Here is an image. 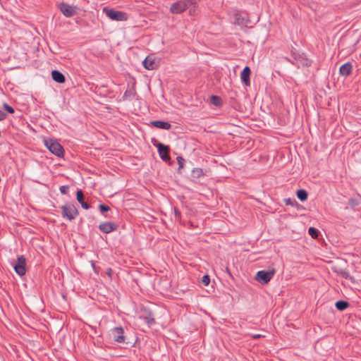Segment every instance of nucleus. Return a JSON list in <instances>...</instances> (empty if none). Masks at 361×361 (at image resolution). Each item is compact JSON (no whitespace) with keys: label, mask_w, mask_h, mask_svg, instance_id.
Segmentation results:
<instances>
[{"label":"nucleus","mask_w":361,"mask_h":361,"mask_svg":"<svg viewBox=\"0 0 361 361\" xmlns=\"http://www.w3.org/2000/svg\"><path fill=\"white\" fill-rule=\"evenodd\" d=\"M195 0H183L179 1L176 3H173L171 8L170 11L172 13H180L183 12L186 8H189L190 6L195 4Z\"/></svg>","instance_id":"nucleus-1"},{"label":"nucleus","mask_w":361,"mask_h":361,"mask_svg":"<svg viewBox=\"0 0 361 361\" xmlns=\"http://www.w3.org/2000/svg\"><path fill=\"white\" fill-rule=\"evenodd\" d=\"M103 12L112 20L125 21L128 19L127 14L123 11L104 7Z\"/></svg>","instance_id":"nucleus-2"},{"label":"nucleus","mask_w":361,"mask_h":361,"mask_svg":"<svg viewBox=\"0 0 361 361\" xmlns=\"http://www.w3.org/2000/svg\"><path fill=\"white\" fill-rule=\"evenodd\" d=\"M61 215L70 221L74 219L78 215V212L73 204H66L61 207Z\"/></svg>","instance_id":"nucleus-3"},{"label":"nucleus","mask_w":361,"mask_h":361,"mask_svg":"<svg viewBox=\"0 0 361 361\" xmlns=\"http://www.w3.org/2000/svg\"><path fill=\"white\" fill-rule=\"evenodd\" d=\"M45 145L53 154L59 157L63 155V148L57 141L51 139L45 140Z\"/></svg>","instance_id":"nucleus-4"},{"label":"nucleus","mask_w":361,"mask_h":361,"mask_svg":"<svg viewBox=\"0 0 361 361\" xmlns=\"http://www.w3.org/2000/svg\"><path fill=\"white\" fill-rule=\"evenodd\" d=\"M15 271L20 276L26 273V259L23 255L18 256L16 262L13 264Z\"/></svg>","instance_id":"nucleus-5"},{"label":"nucleus","mask_w":361,"mask_h":361,"mask_svg":"<svg viewBox=\"0 0 361 361\" xmlns=\"http://www.w3.org/2000/svg\"><path fill=\"white\" fill-rule=\"evenodd\" d=\"M124 330L121 326H116L111 329L109 336L114 341L121 343L125 342V336H123Z\"/></svg>","instance_id":"nucleus-6"},{"label":"nucleus","mask_w":361,"mask_h":361,"mask_svg":"<svg viewBox=\"0 0 361 361\" xmlns=\"http://www.w3.org/2000/svg\"><path fill=\"white\" fill-rule=\"evenodd\" d=\"M274 271H259L255 276L257 281L262 284L267 283L273 277Z\"/></svg>","instance_id":"nucleus-7"},{"label":"nucleus","mask_w":361,"mask_h":361,"mask_svg":"<svg viewBox=\"0 0 361 361\" xmlns=\"http://www.w3.org/2000/svg\"><path fill=\"white\" fill-rule=\"evenodd\" d=\"M295 61L298 68L300 67H310L312 65V60L307 58V55L305 54L295 55Z\"/></svg>","instance_id":"nucleus-8"},{"label":"nucleus","mask_w":361,"mask_h":361,"mask_svg":"<svg viewBox=\"0 0 361 361\" xmlns=\"http://www.w3.org/2000/svg\"><path fill=\"white\" fill-rule=\"evenodd\" d=\"M59 9L66 17H71L76 13V7L66 3H61Z\"/></svg>","instance_id":"nucleus-9"},{"label":"nucleus","mask_w":361,"mask_h":361,"mask_svg":"<svg viewBox=\"0 0 361 361\" xmlns=\"http://www.w3.org/2000/svg\"><path fill=\"white\" fill-rule=\"evenodd\" d=\"M157 147L159 156L162 160L168 161L170 159L169 147L168 146L164 145L162 143H159L157 145Z\"/></svg>","instance_id":"nucleus-10"},{"label":"nucleus","mask_w":361,"mask_h":361,"mask_svg":"<svg viewBox=\"0 0 361 361\" xmlns=\"http://www.w3.org/2000/svg\"><path fill=\"white\" fill-rule=\"evenodd\" d=\"M118 226L113 222H104L99 224V228L101 231L105 233H111L116 231Z\"/></svg>","instance_id":"nucleus-11"},{"label":"nucleus","mask_w":361,"mask_h":361,"mask_svg":"<svg viewBox=\"0 0 361 361\" xmlns=\"http://www.w3.org/2000/svg\"><path fill=\"white\" fill-rule=\"evenodd\" d=\"M143 66L147 70H154L157 68L158 64L155 61L154 57L152 56H148L142 62Z\"/></svg>","instance_id":"nucleus-12"},{"label":"nucleus","mask_w":361,"mask_h":361,"mask_svg":"<svg viewBox=\"0 0 361 361\" xmlns=\"http://www.w3.org/2000/svg\"><path fill=\"white\" fill-rule=\"evenodd\" d=\"M251 73L250 68L248 66H245L240 74V78L242 82L246 85L250 86V75Z\"/></svg>","instance_id":"nucleus-13"},{"label":"nucleus","mask_w":361,"mask_h":361,"mask_svg":"<svg viewBox=\"0 0 361 361\" xmlns=\"http://www.w3.org/2000/svg\"><path fill=\"white\" fill-rule=\"evenodd\" d=\"M353 69V66L350 63L348 62L343 64L339 69L340 74L343 76H348L350 75Z\"/></svg>","instance_id":"nucleus-14"},{"label":"nucleus","mask_w":361,"mask_h":361,"mask_svg":"<svg viewBox=\"0 0 361 361\" xmlns=\"http://www.w3.org/2000/svg\"><path fill=\"white\" fill-rule=\"evenodd\" d=\"M51 77L52 79L58 83H64L66 81L64 75L57 70L51 71Z\"/></svg>","instance_id":"nucleus-15"},{"label":"nucleus","mask_w":361,"mask_h":361,"mask_svg":"<svg viewBox=\"0 0 361 361\" xmlns=\"http://www.w3.org/2000/svg\"><path fill=\"white\" fill-rule=\"evenodd\" d=\"M151 124L154 127L164 130H169L171 127V125L169 122L163 121H154L151 122Z\"/></svg>","instance_id":"nucleus-16"},{"label":"nucleus","mask_w":361,"mask_h":361,"mask_svg":"<svg viewBox=\"0 0 361 361\" xmlns=\"http://www.w3.org/2000/svg\"><path fill=\"white\" fill-rule=\"evenodd\" d=\"M76 199L80 203L82 208L87 209L90 208V204L84 201V195L82 190H79L76 193Z\"/></svg>","instance_id":"nucleus-17"},{"label":"nucleus","mask_w":361,"mask_h":361,"mask_svg":"<svg viewBox=\"0 0 361 361\" xmlns=\"http://www.w3.org/2000/svg\"><path fill=\"white\" fill-rule=\"evenodd\" d=\"M337 274L341 276L343 278L345 279H349L351 281H354V277L351 276L350 275V273L346 269H340L339 270L336 271Z\"/></svg>","instance_id":"nucleus-18"},{"label":"nucleus","mask_w":361,"mask_h":361,"mask_svg":"<svg viewBox=\"0 0 361 361\" xmlns=\"http://www.w3.org/2000/svg\"><path fill=\"white\" fill-rule=\"evenodd\" d=\"M335 306L337 310L343 311L348 307L349 303L345 300H338L336 302Z\"/></svg>","instance_id":"nucleus-19"},{"label":"nucleus","mask_w":361,"mask_h":361,"mask_svg":"<svg viewBox=\"0 0 361 361\" xmlns=\"http://www.w3.org/2000/svg\"><path fill=\"white\" fill-rule=\"evenodd\" d=\"M296 195L300 201H305L307 199L308 193L305 190L300 189L297 190Z\"/></svg>","instance_id":"nucleus-20"},{"label":"nucleus","mask_w":361,"mask_h":361,"mask_svg":"<svg viewBox=\"0 0 361 361\" xmlns=\"http://www.w3.org/2000/svg\"><path fill=\"white\" fill-rule=\"evenodd\" d=\"M140 318L143 319L145 323H147L149 326L154 324L155 322L154 317L151 312H149L147 316L140 317Z\"/></svg>","instance_id":"nucleus-21"},{"label":"nucleus","mask_w":361,"mask_h":361,"mask_svg":"<svg viewBox=\"0 0 361 361\" xmlns=\"http://www.w3.org/2000/svg\"><path fill=\"white\" fill-rule=\"evenodd\" d=\"M191 176L194 178H199L204 176V173L202 169L196 168L192 171Z\"/></svg>","instance_id":"nucleus-22"},{"label":"nucleus","mask_w":361,"mask_h":361,"mask_svg":"<svg viewBox=\"0 0 361 361\" xmlns=\"http://www.w3.org/2000/svg\"><path fill=\"white\" fill-rule=\"evenodd\" d=\"M235 23L238 25H246L247 20L243 18L238 13H236L235 15Z\"/></svg>","instance_id":"nucleus-23"},{"label":"nucleus","mask_w":361,"mask_h":361,"mask_svg":"<svg viewBox=\"0 0 361 361\" xmlns=\"http://www.w3.org/2000/svg\"><path fill=\"white\" fill-rule=\"evenodd\" d=\"M308 233L314 239H317L319 235V231L314 227L309 228Z\"/></svg>","instance_id":"nucleus-24"},{"label":"nucleus","mask_w":361,"mask_h":361,"mask_svg":"<svg viewBox=\"0 0 361 361\" xmlns=\"http://www.w3.org/2000/svg\"><path fill=\"white\" fill-rule=\"evenodd\" d=\"M211 102L215 106H219L221 104V99L219 97L216 95H212L211 97Z\"/></svg>","instance_id":"nucleus-25"},{"label":"nucleus","mask_w":361,"mask_h":361,"mask_svg":"<svg viewBox=\"0 0 361 361\" xmlns=\"http://www.w3.org/2000/svg\"><path fill=\"white\" fill-rule=\"evenodd\" d=\"M202 283L204 285V286H208L210 283V278L209 276V275H204L202 276Z\"/></svg>","instance_id":"nucleus-26"},{"label":"nucleus","mask_w":361,"mask_h":361,"mask_svg":"<svg viewBox=\"0 0 361 361\" xmlns=\"http://www.w3.org/2000/svg\"><path fill=\"white\" fill-rule=\"evenodd\" d=\"M4 109L10 114L14 113V109L6 103L3 104Z\"/></svg>","instance_id":"nucleus-27"},{"label":"nucleus","mask_w":361,"mask_h":361,"mask_svg":"<svg viewBox=\"0 0 361 361\" xmlns=\"http://www.w3.org/2000/svg\"><path fill=\"white\" fill-rule=\"evenodd\" d=\"M99 207L101 212H102V213L110 210V207L105 204H100Z\"/></svg>","instance_id":"nucleus-28"},{"label":"nucleus","mask_w":361,"mask_h":361,"mask_svg":"<svg viewBox=\"0 0 361 361\" xmlns=\"http://www.w3.org/2000/svg\"><path fill=\"white\" fill-rule=\"evenodd\" d=\"M176 159H177L178 164L179 165V169L183 168L184 162H185V159L182 157H178Z\"/></svg>","instance_id":"nucleus-29"},{"label":"nucleus","mask_w":361,"mask_h":361,"mask_svg":"<svg viewBox=\"0 0 361 361\" xmlns=\"http://www.w3.org/2000/svg\"><path fill=\"white\" fill-rule=\"evenodd\" d=\"M68 189V186L62 185L60 187L59 190L62 194H66Z\"/></svg>","instance_id":"nucleus-30"},{"label":"nucleus","mask_w":361,"mask_h":361,"mask_svg":"<svg viewBox=\"0 0 361 361\" xmlns=\"http://www.w3.org/2000/svg\"><path fill=\"white\" fill-rule=\"evenodd\" d=\"M349 204L351 207H355V206H357L358 204L355 199L351 198L349 200Z\"/></svg>","instance_id":"nucleus-31"},{"label":"nucleus","mask_w":361,"mask_h":361,"mask_svg":"<svg viewBox=\"0 0 361 361\" xmlns=\"http://www.w3.org/2000/svg\"><path fill=\"white\" fill-rule=\"evenodd\" d=\"M6 114L0 109V121L4 120L6 118Z\"/></svg>","instance_id":"nucleus-32"},{"label":"nucleus","mask_w":361,"mask_h":361,"mask_svg":"<svg viewBox=\"0 0 361 361\" xmlns=\"http://www.w3.org/2000/svg\"><path fill=\"white\" fill-rule=\"evenodd\" d=\"M283 200H284L286 204H287V205H293V202L290 198H286Z\"/></svg>","instance_id":"nucleus-33"},{"label":"nucleus","mask_w":361,"mask_h":361,"mask_svg":"<svg viewBox=\"0 0 361 361\" xmlns=\"http://www.w3.org/2000/svg\"><path fill=\"white\" fill-rule=\"evenodd\" d=\"M262 336H262L261 334H252V338H255V339H256V338H261V337H262Z\"/></svg>","instance_id":"nucleus-34"},{"label":"nucleus","mask_w":361,"mask_h":361,"mask_svg":"<svg viewBox=\"0 0 361 361\" xmlns=\"http://www.w3.org/2000/svg\"><path fill=\"white\" fill-rule=\"evenodd\" d=\"M106 274L109 276V277H111V274H112V269L111 268L108 269L106 270Z\"/></svg>","instance_id":"nucleus-35"},{"label":"nucleus","mask_w":361,"mask_h":361,"mask_svg":"<svg viewBox=\"0 0 361 361\" xmlns=\"http://www.w3.org/2000/svg\"><path fill=\"white\" fill-rule=\"evenodd\" d=\"M301 207H302V206L295 201V208H297L298 209H299Z\"/></svg>","instance_id":"nucleus-36"},{"label":"nucleus","mask_w":361,"mask_h":361,"mask_svg":"<svg viewBox=\"0 0 361 361\" xmlns=\"http://www.w3.org/2000/svg\"><path fill=\"white\" fill-rule=\"evenodd\" d=\"M174 212H175L176 216H180V213L177 209H175Z\"/></svg>","instance_id":"nucleus-37"},{"label":"nucleus","mask_w":361,"mask_h":361,"mask_svg":"<svg viewBox=\"0 0 361 361\" xmlns=\"http://www.w3.org/2000/svg\"><path fill=\"white\" fill-rule=\"evenodd\" d=\"M128 90H126V91L125 92L124 94H123V97H128Z\"/></svg>","instance_id":"nucleus-38"},{"label":"nucleus","mask_w":361,"mask_h":361,"mask_svg":"<svg viewBox=\"0 0 361 361\" xmlns=\"http://www.w3.org/2000/svg\"><path fill=\"white\" fill-rule=\"evenodd\" d=\"M92 266L94 269H95L94 263L93 262H92Z\"/></svg>","instance_id":"nucleus-39"}]
</instances>
